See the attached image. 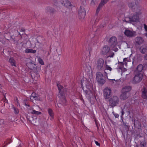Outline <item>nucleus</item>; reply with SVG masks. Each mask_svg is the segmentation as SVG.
<instances>
[{
	"label": "nucleus",
	"instance_id": "f257e3e1",
	"mask_svg": "<svg viewBox=\"0 0 147 147\" xmlns=\"http://www.w3.org/2000/svg\"><path fill=\"white\" fill-rule=\"evenodd\" d=\"M26 65L31 70L30 72L32 78L35 80H37L40 76L39 73L40 71V68L37 67L31 60L29 63H27Z\"/></svg>",
	"mask_w": 147,
	"mask_h": 147
},
{
	"label": "nucleus",
	"instance_id": "f03ea898",
	"mask_svg": "<svg viewBox=\"0 0 147 147\" xmlns=\"http://www.w3.org/2000/svg\"><path fill=\"white\" fill-rule=\"evenodd\" d=\"M119 98L116 96H114L109 99V105L112 108L114 107L117 106L119 102Z\"/></svg>",
	"mask_w": 147,
	"mask_h": 147
},
{
	"label": "nucleus",
	"instance_id": "7ed1b4c3",
	"mask_svg": "<svg viewBox=\"0 0 147 147\" xmlns=\"http://www.w3.org/2000/svg\"><path fill=\"white\" fill-rule=\"evenodd\" d=\"M134 76L133 78V82L137 84L140 83L142 80L143 75L141 73H134Z\"/></svg>",
	"mask_w": 147,
	"mask_h": 147
},
{
	"label": "nucleus",
	"instance_id": "20e7f679",
	"mask_svg": "<svg viewBox=\"0 0 147 147\" xmlns=\"http://www.w3.org/2000/svg\"><path fill=\"white\" fill-rule=\"evenodd\" d=\"M96 77L97 81L100 84L103 85L105 82V77L100 72L96 73Z\"/></svg>",
	"mask_w": 147,
	"mask_h": 147
},
{
	"label": "nucleus",
	"instance_id": "39448f33",
	"mask_svg": "<svg viewBox=\"0 0 147 147\" xmlns=\"http://www.w3.org/2000/svg\"><path fill=\"white\" fill-rule=\"evenodd\" d=\"M111 90L108 87L105 88L103 91L104 97L105 99L109 98L111 96Z\"/></svg>",
	"mask_w": 147,
	"mask_h": 147
},
{
	"label": "nucleus",
	"instance_id": "423d86ee",
	"mask_svg": "<svg viewBox=\"0 0 147 147\" xmlns=\"http://www.w3.org/2000/svg\"><path fill=\"white\" fill-rule=\"evenodd\" d=\"M141 14L140 11H136L135 13L133 14L132 15L130 16L131 19V22H138L139 21V15Z\"/></svg>",
	"mask_w": 147,
	"mask_h": 147
},
{
	"label": "nucleus",
	"instance_id": "0eeeda50",
	"mask_svg": "<svg viewBox=\"0 0 147 147\" xmlns=\"http://www.w3.org/2000/svg\"><path fill=\"white\" fill-rule=\"evenodd\" d=\"M124 34L127 37L129 38H133L135 37L136 35V32L133 30H131L128 29L125 30Z\"/></svg>",
	"mask_w": 147,
	"mask_h": 147
},
{
	"label": "nucleus",
	"instance_id": "6e6552de",
	"mask_svg": "<svg viewBox=\"0 0 147 147\" xmlns=\"http://www.w3.org/2000/svg\"><path fill=\"white\" fill-rule=\"evenodd\" d=\"M128 6L133 11H140L141 9V7L137 5L136 3L134 2H130Z\"/></svg>",
	"mask_w": 147,
	"mask_h": 147
},
{
	"label": "nucleus",
	"instance_id": "1a4fd4ad",
	"mask_svg": "<svg viewBox=\"0 0 147 147\" xmlns=\"http://www.w3.org/2000/svg\"><path fill=\"white\" fill-rule=\"evenodd\" d=\"M86 14V11L83 6H81L78 11L79 18L80 19H83Z\"/></svg>",
	"mask_w": 147,
	"mask_h": 147
},
{
	"label": "nucleus",
	"instance_id": "9d476101",
	"mask_svg": "<svg viewBox=\"0 0 147 147\" xmlns=\"http://www.w3.org/2000/svg\"><path fill=\"white\" fill-rule=\"evenodd\" d=\"M58 96L60 98L59 102L60 104L65 106L66 105V100L65 98L64 93H61V94H59Z\"/></svg>",
	"mask_w": 147,
	"mask_h": 147
},
{
	"label": "nucleus",
	"instance_id": "9b49d317",
	"mask_svg": "<svg viewBox=\"0 0 147 147\" xmlns=\"http://www.w3.org/2000/svg\"><path fill=\"white\" fill-rule=\"evenodd\" d=\"M96 68L99 70L102 69L104 65V60L102 58H99L96 64Z\"/></svg>",
	"mask_w": 147,
	"mask_h": 147
},
{
	"label": "nucleus",
	"instance_id": "f8f14e48",
	"mask_svg": "<svg viewBox=\"0 0 147 147\" xmlns=\"http://www.w3.org/2000/svg\"><path fill=\"white\" fill-rule=\"evenodd\" d=\"M117 38L114 36H113L111 37L109 41L111 47L113 48L117 45Z\"/></svg>",
	"mask_w": 147,
	"mask_h": 147
},
{
	"label": "nucleus",
	"instance_id": "ddd939ff",
	"mask_svg": "<svg viewBox=\"0 0 147 147\" xmlns=\"http://www.w3.org/2000/svg\"><path fill=\"white\" fill-rule=\"evenodd\" d=\"M109 53L110 54L111 52L110 51V47L107 45H105L102 48L101 54L103 55H106Z\"/></svg>",
	"mask_w": 147,
	"mask_h": 147
},
{
	"label": "nucleus",
	"instance_id": "4468645a",
	"mask_svg": "<svg viewBox=\"0 0 147 147\" xmlns=\"http://www.w3.org/2000/svg\"><path fill=\"white\" fill-rule=\"evenodd\" d=\"M121 94L120 96V98L121 100H125L127 99L130 96V93H126L121 92Z\"/></svg>",
	"mask_w": 147,
	"mask_h": 147
},
{
	"label": "nucleus",
	"instance_id": "2eb2a0df",
	"mask_svg": "<svg viewBox=\"0 0 147 147\" xmlns=\"http://www.w3.org/2000/svg\"><path fill=\"white\" fill-rule=\"evenodd\" d=\"M132 87L130 86H126L123 87L122 89L121 92H122L128 93H130Z\"/></svg>",
	"mask_w": 147,
	"mask_h": 147
},
{
	"label": "nucleus",
	"instance_id": "dca6fc26",
	"mask_svg": "<svg viewBox=\"0 0 147 147\" xmlns=\"http://www.w3.org/2000/svg\"><path fill=\"white\" fill-rule=\"evenodd\" d=\"M134 124L135 128L140 130L141 129V125L140 121L137 120H134Z\"/></svg>",
	"mask_w": 147,
	"mask_h": 147
},
{
	"label": "nucleus",
	"instance_id": "f3484780",
	"mask_svg": "<svg viewBox=\"0 0 147 147\" xmlns=\"http://www.w3.org/2000/svg\"><path fill=\"white\" fill-rule=\"evenodd\" d=\"M135 41L136 44H137L138 45H140L144 42V40L141 37H137L135 39Z\"/></svg>",
	"mask_w": 147,
	"mask_h": 147
},
{
	"label": "nucleus",
	"instance_id": "a211bd4d",
	"mask_svg": "<svg viewBox=\"0 0 147 147\" xmlns=\"http://www.w3.org/2000/svg\"><path fill=\"white\" fill-rule=\"evenodd\" d=\"M61 3L62 5L67 8H70L71 6V3L68 0H63Z\"/></svg>",
	"mask_w": 147,
	"mask_h": 147
},
{
	"label": "nucleus",
	"instance_id": "6ab92c4d",
	"mask_svg": "<svg viewBox=\"0 0 147 147\" xmlns=\"http://www.w3.org/2000/svg\"><path fill=\"white\" fill-rule=\"evenodd\" d=\"M143 69V65L142 64H139L135 70L134 73H141Z\"/></svg>",
	"mask_w": 147,
	"mask_h": 147
},
{
	"label": "nucleus",
	"instance_id": "aec40b11",
	"mask_svg": "<svg viewBox=\"0 0 147 147\" xmlns=\"http://www.w3.org/2000/svg\"><path fill=\"white\" fill-rule=\"evenodd\" d=\"M142 97L144 99H147V89L145 88L142 92Z\"/></svg>",
	"mask_w": 147,
	"mask_h": 147
},
{
	"label": "nucleus",
	"instance_id": "412c9836",
	"mask_svg": "<svg viewBox=\"0 0 147 147\" xmlns=\"http://www.w3.org/2000/svg\"><path fill=\"white\" fill-rule=\"evenodd\" d=\"M83 89L86 94L90 95V94L92 93L90 90V88H83Z\"/></svg>",
	"mask_w": 147,
	"mask_h": 147
},
{
	"label": "nucleus",
	"instance_id": "4be33fe9",
	"mask_svg": "<svg viewBox=\"0 0 147 147\" xmlns=\"http://www.w3.org/2000/svg\"><path fill=\"white\" fill-rule=\"evenodd\" d=\"M139 49L140 52L143 54H146L147 53V47H146L142 48V47H141Z\"/></svg>",
	"mask_w": 147,
	"mask_h": 147
},
{
	"label": "nucleus",
	"instance_id": "5701e85b",
	"mask_svg": "<svg viewBox=\"0 0 147 147\" xmlns=\"http://www.w3.org/2000/svg\"><path fill=\"white\" fill-rule=\"evenodd\" d=\"M25 51L26 53H36V51L32 49H26Z\"/></svg>",
	"mask_w": 147,
	"mask_h": 147
},
{
	"label": "nucleus",
	"instance_id": "b1692460",
	"mask_svg": "<svg viewBox=\"0 0 147 147\" xmlns=\"http://www.w3.org/2000/svg\"><path fill=\"white\" fill-rule=\"evenodd\" d=\"M84 84L85 85L84 87H83V88H90V84L89 82L87 80L85 81L84 82H83L82 83V84Z\"/></svg>",
	"mask_w": 147,
	"mask_h": 147
},
{
	"label": "nucleus",
	"instance_id": "393cba45",
	"mask_svg": "<svg viewBox=\"0 0 147 147\" xmlns=\"http://www.w3.org/2000/svg\"><path fill=\"white\" fill-rule=\"evenodd\" d=\"M47 11H49V12L52 13H55L56 12V10L54 9L51 7H47Z\"/></svg>",
	"mask_w": 147,
	"mask_h": 147
},
{
	"label": "nucleus",
	"instance_id": "a878e982",
	"mask_svg": "<svg viewBox=\"0 0 147 147\" xmlns=\"http://www.w3.org/2000/svg\"><path fill=\"white\" fill-rule=\"evenodd\" d=\"M57 86L58 87V90H59V94H61V93H64L63 92L61 91V90L63 88V86L60 84H57Z\"/></svg>",
	"mask_w": 147,
	"mask_h": 147
},
{
	"label": "nucleus",
	"instance_id": "bb28decb",
	"mask_svg": "<svg viewBox=\"0 0 147 147\" xmlns=\"http://www.w3.org/2000/svg\"><path fill=\"white\" fill-rule=\"evenodd\" d=\"M48 113L49 114L50 116L53 118L54 116V113L52 110L51 109L49 108L48 110Z\"/></svg>",
	"mask_w": 147,
	"mask_h": 147
},
{
	"label": "nucleus",
	"instance_id": "cd10ccee",
	"mask_svg": "<svg viewBox=\"0 0 147 147\" xmlns=\"http://www.w3.org/2000/svg\"><path fill=\"white\" fill-rule=\"evenodd\" d=\"M103 5H102L101 3H100L99 5H98L97 9L96 10V14H98L100 10L103 7Z\"/></svg>",
	"mask_w": 147,
	"mask_h": 147
},
{
	"label": "nucleus",
	"instance_id": "c85d7f7f",
	"mask_svg": "<svg viewBox=\"0 0 147 147\" xmlns=\"http://www.w3.org/2000/svg\"><path fill=\"white\" fill-rule=\"evenodd\" d=\"M9 62L11 64V65L12 66H16L15 61L12 58H11L9 59Z\"/></svg>",
	"mask_w": 147,
	"mask_h": 147
},
{
	"label": "nucleus",
	"instance_id": "c756f323",
	"mask_svg": "<svg viewBox=\"0 0 147 147\" xmlns=\"http://www.w3.org/2000/svg\"><path fill=\"white\" fill-rule=\"evenodd\" d=\"M123 122V125L124 126V127L125 128V130L127 131L129 130V126L128 125V123L126 122Z\"/></svg>",
	"mask_w": 147,
	"mask_h": 147
},
{
	"label": "nucleus",
	"instance_id": "7c9ffc66",
	"mask_svg": "<svg viewBox=\"0 0 147 147\" xmlns=\"http://www.w3.org/2000/svg\"><path fill=\"white\" fill-rule=\"evenodd\" d=\"M30 113L32 114H34L37 115H40L41 114V112L36 111L34 110H31Z\"/></svg>",
	"mask_w": 147,
	"mask_h": 147
},
{
	"label": "nucleus",
	"instance_id": "2f4dec72",
	"mask_svg": "<svg viewBox=\"0 0 147 147\" xmlns=\"http://www.w3.org/2000/svg\"><path fill=\"white\" fill-rule=\"evenodd\" d=\"M38 62L41 65H44V63L43 60L40 57H38Z\"/></svg>",
	"mask_w": 147,
	"mask_h": 147
},
{
	"label": "nucleus",
	"instance_id": "473e14b6",
	"mask_svg": "<svg viewBox=\"0 0 147 147\" xmlns=\"http://www.w3.org/2000/svg\"><path fill=\"white\" fill-rule=\"evenodd\" d=\"M125 21L127 22L132 23V22H131L130 16L129 17H126L125 19Z\"/></svg>",
	"mask_w": 147,
	"mask_h": 147
},
{
	"label": "nucleus",
	"instance_id": "72a5a7b5",
	"mask_svg": "<svg viewBox=\"0 0 147 147\" xmlns=\"http://www.w3.org/2000/svg\"><path fill=\"white\" fill-rule=\"evenodd\" d=\"M142 147H146V142L145 141L141 142L140 144Z\"/></svg>",
	"mask_w": 147,
	"mask_h": 147
},
{
	"label": "nucleus",
	"instance_id": "f704fd0d",
	"mask_svg": "<svg viewBox=\"0 0 147 147\" xmlns=\"http://www.w3.org/2000/svg\"><path fill=\"white\" fill-rule=\"evenodd\" d=\"M38 94H36L35 92H33L31 95L30 99L31 100H33V98L37 96Z\"/></svg>",
	"mask_w": 147,
	"mask_h": 147
},
{
	"label": "nucleus",
	"instance_id": "c9c22d12",
	"mask_svg": "<svg viewBox=\"0 0 147 147\" xmlns=\"http://www.w3.org/2000/svg\"><path fill=\"white\" fill-rule=\"evenodd\" d=\"M108 1V0H102L100 3L104 6Z\"/></svg>",
	"mask_w": 147,
	"mask_h": 147
},
{
	"label": "nucleus",
	"instance_id": "e433bc0d",
	"mask_svg": "<svg viewBox=\"0 0 147 147\" xmlns=\"http://www.w3.org/2000/svg\"><path fill=\"white\" fill-rule=\"evenodd\" d=\"M23 103L25 105L30 107L29 105L28 104L27 100L26 99L24 100Z\"/></svg>",
	"mask_w": 147,
	"mask_h": 147
},
{
	"label": "nucleus",
	"instance_id": "4c0bfd02",
	"mask_svg": "<svg viewBox=\"0 0 147 147\" xmlns=\"http://www.w3.org/2000/svg\"><path fill=\"white\" fill-rule=\"evenodd\" d=\"M106 69L107 70H109L110 71L112 70V68L110 67L109 66L107 65H106Z\"/></svg>",
	"mask_w": 147,
	"mask_h": 147
},
{
	"label": "nucleus",
	"instance_id": "58836bf2",
	"mask_svg": "<svg viewBox=\"0 0 147 147\" xmlns=\"http://www.w3.org/2000/svg\"><path fill=\"white\" fill-rule=\"evenodd\" d=\"M13 109H14V113L15 114H17L18 113L19 111L18 109L17 108H16L14 107H13Z\"/></svg>",
	"mask_w": 147,
	"mask_h": 147
},
{
	"label": "nucleus",
	"instance_id": "ea45409f",
	"mask_svg": "<svg viewBox=\"0 0 147 147\" xmlns=\"http://www.w3.org/2000/svg\"><path fill=\"white\" fill-rule=\"evenodd\" d=\"M119 64L122 67L123 66V65H126L127 64V63H124V62H120L119 63Z\"/></svg>",
	"mask_w": 147,
	"mask_h": 147
},
{
	"label": "nucleus",
	"instance_id": "a19ab883",
	"mask_svg": "<svg viewBox=\"0 0 147 147\" xmlns=\"http://www.w3.org/2000/svg\"><path fill=\"white\" fill-rule=\"evenodd\" d=\"M99 0H92L91 3L94 5L96 3H97Z\"/></svg>",
	"mask_w": 147,
	"mask_h": 147
},
{
	"label": "nucleus",
	"instance_id": "79ce46f5",
	"mask_svg": "<svg viewBox=\"0 0 147 147\" xmlns=\"http://www.w3.org/2000/svg\"><path fill=\"white\" fill-rule=\"evenodd\" d=\"M39 96L37 95V96H36L34 98H33V100L34 99L35 100H39Z\"/></svg>",
	"mask_w": 147,
	"mask_h": 147
},
{
	"label": "nucleus",
	"instance_id": "37998d69",
	"mask_svg": "<svg viewBox=\"0 0 147 147\" xmlns=\"http://www.w3.org/2000/svg\"><path fill=\"white\" fill-rule=\"evenodd\" d=\"M4 120L3 119L0 120V125L2 126L3 125Z\"/></svg>",
	"mask_w": 147,
	"mask_h": 147
},
{
	"label": "nucleus",
	"instance_id": "c03bdc74",
	"mask_svg": "<svg viewBox=\"0 0 147 147\" xmlns=\"http://www.w3.org/2000/svg\"><path fill=\"white\" fill-rule=\"evenodd\" d=\"M111 55H109V56L107 57H113V56L114 55V53L113 52H111Z\"/></svg>",
	"mask_w": 147,
	"mask_h": 147
},
{
	"label": "nucleus",
	"instance_id": "a18cd8bd",
	"mask_svg": "<svg viewBox=\"0 0 147 147\" xmlns=\"http://www.w3.org/2000/svg\"><path fill=\"white\" fill-rule=\"evenodd\" d=\"M143 59L144 60H147V54L144 55Z\"/></svg>",
	"mask_w": 147,
	"mask_h": 147
},
{
	"label": "nucleus",
	"instance_id": "49530a36",
	"mask_svg": "<svg viewBox=\"0 0 147 147\" xmlns=\"http://www.w3.org/2000/svg\"><path fill=\"white\" fill-rule=\"evenodd\" d=\"M4 98H5V99H3V100L2 101H3V102L7 103L8 100H7V99L5 98V96Z\"/></svg>",
	"mask_w": 147,
	"mask_h": 147
},
{
	"label": "nucleus",
	"instance_id": "de8ad7c7",
	"mask_svg": "<svg viewBox=\"0 0 147 147\" xmlns=\"http://www.w3.org/2000/svg\"><path fill=\"white\" fill-rule=\"evenodd\" d=\"M95 143L97 145H98L99 146H100V143H98L97 141H94Z\"/></svg>",
	"mask_w": 147,
	"mask_h": 147
},
{
	"label": "nucleus",
	"instance_id": "09e8293b",
	"mask_svg": "<svg viewBox=\"0 0 147 147\" xmlns=\"http://www.w3.org/2000/svg\"><path fill=\"white\" fill-rule=\"evenodd\" d=\"M127 58H124L123 60V62L124 63H127L126 61H127Z\"/></svg>",
	"mask_w": 147,
	"mask_h": 147
},
{
	"label": "nucleus",
	"instance_id": "8fccbe9b",
	"mask_svg": "<svg viewBox=\"0 0 147 147\" xmlns=\"http://www.w3.org/2000/svg\"><path fill=\"white\" fill-rule=\"evenodd\" d=\"M122 111H121V116H122L124 114L125 112L124 111H123V109L121 108Z\"/></svg>",
	"mask_w": 147,
	"mask_h": 147
},
{
	"label": "nucleus",
	"instance_id": "3c124183",
	"mask_svg": "<svg viewBox=\"0 0 147 147\" xmlns=\"http://www.w3.org/2000/svg\"><path fill=\"white\" fill-rule=\"evenodd\" d=\"M114 115L115 118H118L119 117V115L117 114H114Z\"/></svg>",
	"mask_w": 147,
	"mask_h": 147
},
{
	"label": "nucleus",
	"instance_id": "603ef678",
	"mask_svg": "<svg viewBox=\"0 0 147 147\" xmlns=\"http://www.w3.org/2000/svg\"><path fill=\"white\" fill-rule=\"evenodd\" d=\"M113 50L115 51V52H116L118 51V49L117 48H115L114 49H113Z\"/></svg>",
	"mask_w": 147,
	"mask_h": 147
},
{
	"label": "nucleus",
	"instance_id": "864d4df0",
	"mask_svg": "<svg viewBox=\"0 0 147 147\" xmlns=\"http://www.w3.org/2000/svg\"><path fill=\"white\" fill-rule=\"evenodd\" d=\"M16 101L17 103L19 105H20V104H19V100H18V98H16Z\"/></svg>",
	"mask_w": 147,
	"mask_h": 147
},
{
	"label": "nucleus",
	"instance_id": "5fc2aeb1",
	"mask_svg": "<svg viewBox=\"0 0 147 147\" xmlns=\"http://www.w3.org/2000/svg\"><path fill=\"white\" fill-rule=\"evenodd\" d=\"M37 16V15L36 14V13H34V18H36Z\"/></svg>",
	"mask_w": 147,
	"mask_h": 147
},
{
	"label": "nucleus",
	"instance_id": "6e6d98bb",
	"mask_svg": "<svg viewBox=\"0 0 147 147\" xmlns=\"http://www.w3.org/2000/svg\"><path fill=\"white\" fill-rule=\"evenodd\" d=\"M25 31L24 29V28H22L21 29L20 31L24 32Z\"/></svg>",
	"mask_w": 147,
	"mask_h": 147
},
{
	"label": "nucleus",
	"instance_id": "4d7b16f0",
	"mask_svg": "<svg viewBox=\"0 0 147 147\" xmlns=\"http://www.w3.org/2000/svg\"><path fill=\"white\" fill-rule=\"evenodd\" d=\"M144 28L147 31V26L145 25H144Z\"/></svg>",
	"mask_w": 147,
	"mask_h": 147
},
{
	"label": "nucleus",
	"instance_id": "13d9d810",
	"mask_svg": "<svg viewBox=\"0 0 147 147\" xmlns=\"http://www.w3.org/2000/svg\"><path fill=\"white\" fill-rule=\"evenodd\" d=\"M27 119L31 123V121L29 119V118L28 117V116L27 117Z\"/></svg>",
	"mask_w": 147,
	"mask_h": 147
},
{
	"label": "nucleus",
	"instance_id": "bf43d9fd",
	"mask_svg": "<svg viewBox=\"0 0 147 147\" xmlns=\"http://www.w3.org/2000/svg\"><path fill=\"white\" fill-rule=\"evenodd\" d=\"M112 81H115L116 82H117V81H118L119 80H115V79H114V80H111Z\"/></svg>",
	"mask_w": 147,
	"mask_h": 147
},
{
	"label": "nucleus",
	"instance_id": "052dcab7",
	"mask_svg": "<svg viewBox=\"0 0 147 147\" xmlns=\"http://www.w3.org/2000/svg\"><path fill=\"white\" fill-rule=\"evenodd\" d=\"M12 140H11V139L9 140V143L10 144Z\"/></svg>",
	"mask_w": 147,
	"mask_h": 147
},
{
	"label": "nucleus",
	"instance_id": "680f3d73",
	"mask_svg": "<svg viewBox=\"0 0 147 147\" xmlns=\"http://www.w3.org/2000/svg\"><path fill=\"white\" fill-rule=\"evenodd\" d=\"M4 144H5L6 145H7L8 144H9V142L6 143H5V142H4Z\"/></svg>",
	"mask_w": 147,
	"mask_h": 147
},
{
	"label": "nucleus",
	"instance_id": "e2e57ef3",
	"mask_svg": "<svg viewBox=\"0 0 147 147\" xmlns=\"http://www.w3.org/2000/svg\"><path fill=\"white\" fill-rule=\"evenodd\" d=\"M2 87V86L0 84V88H1V87Z\"/></svg>",
	"mask_w": 147,
	"mask_h": 147
},
{
	"label": "nucleus",
	"instance_id": "0e129e2a",
	"mask_svg": "<svg viewBox=\"0 0 147 147\" xmlns=\"http://www.w3.org/2000/svg\"><path fill=\"white\" fill-rule=\"evenodd\" d=\"M5 147V145H4V146H2V147Z\"/></svg>",
	"mask_w": 147,
	"mask_h": 147
},
{
	"label": "nucleus",
	"instance_id": "69168bd1",
	"mask_svg": "<svg viewBox=\"0 0 147 147\" xmlns=\"http://www.w3.org/2000/svg\"><path fill=\"white\" fill-rule=\"evenodd\" d=\"M127 141H126V144L127 143Z\"/></svg>",
	"mask_w": 147,
	"mask_h": 147
},
{
	"label": "nucleus",
	"instance_id": "338daca9",
	"mask_svg": "<svg viewBox=\"0 0 147 147\" xmlns=\"http://www.w3.org/2000/svg\"><path fill=\"white\" fill-rule=\"evenodd\" d=\"M48 55H49V52L48 51Z\"/></svg>",
	"mask_w": 147,
	"mask_h": 147
},
{
	"label": "nucleus",
	"instance_id": "774afa93",
	"mask_svg": "<svg viewBox=\"0 0 147 147\" xmlns=\"http://www.w3.org/2000/svg\"><path fill=\"white\" fill-rule=\"evenodd\" d=\"M146 37L147 38V34H146Z\"/></svg>",
	"mask_w": 147,
	"mask_h": 147
}]
</instances>
